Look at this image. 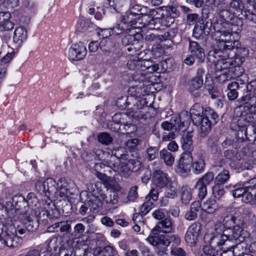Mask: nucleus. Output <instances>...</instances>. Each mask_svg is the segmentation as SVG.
<instances>
[{"label":"nucleus","mask_w":256,"mask_h":256,"mask_svg":"<svg viewBox=\"0 0 256 256\" xmlns=\"http://www.w3.org/2000/svg\"><path fill=\"white\" fill-rule=\"evenodd\" d=\"M110 160L108 162H106L108 164V166H106V164H105L102 162H98V163L96 164L94 166V170L96 171V172H104L106 171L105 169L108 168V167L112 168L110 166H109L108 163H109Z\"/></svg>","instance_id":"obj_58"},{"label":"nucleus","mask_w":256,"mask_h":256,"mask_svg":"<svg viewBox=\"0 0 256 256\" xmlns=\"http://www.w3.org/2000/svg\"><path fill=\"white\" fill-rule=\"evenodd\" d=\"M116 153L112 156L109 162V166L116 172L125 174L132 171L136 172L140 168V162L137 160L130 159L127 160L126 155H120L118 157Z\"/></svg>","instance_id":"obj_5"},{"label":"nucleus","mask_w":256,"mask_h":256,"mask_svg":"<svg viewBox=\"0 0 256 256\" xmlns=\"http://www.w3.org/2000/svg\"><path fill=\"white\" fill-rule=\"evenodd\" d=\"M56 182L52 178H48L44 181V186L46 188L45 194L46 195L48 194L49 195H54L56 188Z\"/></svg>","instance_id":"obj_39"},{"label":"nucleus","mask_w":256,"mask_h":256,"mask_svg":"<svg viewBox=\"0 0 256 256\" xmlns=\"http://www.w3.org/2000/svg\"><path fill=\"white\" fill-rule=\"evenodd\" d=\"M140 70H149L151 66L152 62L146 59L142 60L140 58Z\"/></svg>","instance_id":"obj_62"},{"label":"nucleus","mask_w":256,"mask_h":256,"mask_svg":"<svg viewBox=\"0 0 256 256\" xmlns=\"http://www.w3.org/2000/svg\"><path fill=\"white\" fill-rule=\"evenodd\" d=\"M58 223V231L61 232H68L71 228L68 221H62Z\"/></svg>","instance_id":"obj_55"},{"label":"nucleus","mask_w":256,"mask_h":256,"mask_svg":"<svg viewBox=\"0 0 256 256\" xmlns=\"http://www.w3.org/2000/svg\"><path fill=\"white\" fill-rule=\"evenodd\" d=\"M203 84V80L200 77H194L190 82L189 92L194 96H198L201 93V87Z\"/></svg>","instance_id":"obj_25"},{"label":"nucleus","mask_w":256,"mask_h":256,"mask_svg":"<svg viewBox=\"0 0 256 256\" xmlns=\"http://www.w3.org/2000/svg\"><path fill=\"white\" fill-rule=\"evenodd\" d=\"M128 91L132 94H133L137 98L139 99L141 98V96L148 94V91L147 90V88H146L143 84L136 86H131L130 88Z\"/></svg>","instance_id":"obj_33"},{"label":"nucleus","mask_w":256,"mask_h":256,"mask_svg":"<svg viewBox=\"0 0 256 256\" xmlns=\"http://www.w3.org/2000/svg\"><path fill=\"white\" fill-rule=\"evenodd\" d=\"M22 196H14L12 198H10L9 200L4 202V210L6 212H8L10 210H12L13 208H15L17 211V212L20 214V210H24L23 206H18L20 204V202H16V200H14V198L16 197Z\"/></svg>","instance_id":"obj_30"},{"label":"nucleus","mask_w":256,"mask_h":256,"mask_svg":"<svg viewBox=\"0 0 256 256\" xmlns=\"http://www.w3.org/2000/svg\"><path fill=\"white\" fill-rule=\"evenodd\" d=\"M189 50L192 54L200 61L204 60L205 54L204 49L196 42L190 41Z\"/></svg>","instance_id":"obj_26"},{"label":"nucleus","mask_w":256,"mask_h":256,"mask_svg":"<svg viewBox=\"0 0 256 256\" xmlns=\"http://www.w3.org/2000/svg\"><path fill=\"white\" fill-rule=\"evenodd\" d=\"M195 188L198 191L199 198L201 200L204 199L207 194L206 186L198 180L195 185Z\"/></svg>","instance_id":"obj_44"},{"label":"nucleus","mask_w":256,"mask_h":256,"mask_svg":"<svg viewBox=\"0 0 256 256\" xmlns=\"http://www.w3.org/2000/svg\"><path fill=\"white\" fill-rule=\"evenodd\" d=\"M224 231L228 236V240H230V243L244 242L248 236L247 232L243 230L242 227L239 226H235L232 228L226 229Z\"/></svg>","instance_id":"obj_11"},{"label":"nucleus","mask_w":256,"mask_h":256,"mask_svg":"<svg viewBox=\"0 0 256 256\" xmlns=\"http://www.w3.org/2000/svg\"><path fill=\"white\" fill-rule=\"evenodd\" d=\"M236 245L230 246V249L232 250L234 256H241L245 252H247L246 244L242 242H238Z\"/></svg>","instance_id":"obj_38"},{"label":"nucleus","mask_w":256,"mask_h":256,"mask_svg":"<svg viewBox=\"0 0 256 256\" xmlns=\"http://www.w3.org/2000/svg\"><path fill=\"white\" fill-rule=\"evenodd\" d=\"M228 6L225 2L220 4V9L217 22L214 24V28L216 36V40L220 38V36L223 34V32L226 34H230L232 36H234L232 32L226 30L230 26L228 22L233 20L235 16L239 15L236 12L231 9H228Z\"/></svg>","instance_id":"obj_3"},{"label":"nucleus","mask_w":256,"mask_h":256,"mask_svg":"<svg viewBox=\"0 0 256 256\" xmlns=\"http://www.w3.org/2000/svg\"><path fill=\"white\" fill-rule=\"evenodd\" d=\"M118 192L116 191H112L110 194L108 198L106 196L104 201H106L107 203L115 204L118 202Z\"/></svg>","instance_id":"obj_56"},{"label":"nucleus","mask_w":256,"mask_h":256,"mask_svg":"<svg viewBox=\"0 0 256 256\" xmlns=\"http://www.w3.org/2000/svg\"><path fill=\"white\" fill-rule=\"evenodd\" d=\"M214 178V174L210 172L206 173L202 177L200 178L198 180L207 186L213 181Z\"/></svg>","instance_id":"obj_52"},{"label":"nucleus","mask_w":256,"mask_h":256,"mask_svg":"<svg viewBox=\"0 0 256 256\" xmlns=\"http://www.w3.org/2000/svg\"><path fill=\"white\" fill-rule=\"evenodd\" d=\"M244 8L242 2L240 0H232L230 4L229 8L232 10L238 12H243Z\"/></svg>","instance_id":"obj_49"},{"label":"nucleus","mask_w":256,"mask_h":256,"mask_svg":"<svg viewBox=\"0 0 256 256\" xmlns=\"http://www.w3.org/2000/svg\"><path fill=\"white\" fill-rule=\"evenodd\" d=\"M137 190L138 188L136 186H134L130 188L128 196L124 200L125 202H134L138 198Z\"/></svg>","instance_id":"obj_51"},{"label":"nucleus","mask_w":256,"mask_h":256,"mask_svg":"<svg viewBox=\"0 0 256 256\" xmlns=\"http://www.w3.org/2000/svg\"><path fill=\"white\" fill-rule=\"evenodd\" d=\"M158 196V192L156 189L152 188L150 192L146 196V200L149 201L152 199L153 200H156Z\"/></svg>","instance_id":"obj_61"},{"label":"nucleus","mask_w":256,"mask_h":256,"mask_svg":"<svg viewBox=\"0 0 256 256\" xmlns=\"http://www.w3.org/2000/svg\"><path fill=\"white\" fill-rule=\"evenodd\" d=\"M140 58L138 56H130L126 66L128 69L132 70H140Z\"/></svg>","instance_id":"obj_41"},{"label":"nucleus","mask_w":256,"mask_h":256,"mask_svg":"<svg viewBox=\"0 0 256 256\" xmlns=\"http://www.w3.org/2000/svg\"><path fill=\"white\" fill-rule=\"evenodd\" d=\"M230 178V173L228 170H224L220 172L216 177L215 180L217 184H224Z\"/></svg>","instance_id":"obj_47"},{"label":"nucleus","mask_w":256,"mask_h":256,"mask_svg":"<svg viewBox=\"0 0 256 256\" xmlns=\"http://www.w3.org/2000/svg\"><path fill=\"white\" fill-rule=\"evenodd\" d=\"M188 124V122H186V125L184 122H182L179 116H175L171 118L170 122L168 121L162 122L161 124V126L164 130H170L172 128H174L176 130H184Z\"/></svg>","instance_id":"obj_16"},{"label":"nucleus","mask_w":256,"mask_h":256,"mask_svg":"<svg viewBox=\"0 0 256 256\" xmlns=\"http://www.w3.org/2000/svg\"><path fill=\"white\" fill-rule=\"evenodd\" d=\"M228 92L227 96L229 100H236L238 95V90L240 88L238 82H234L229 84L228 86Z\"/></svg>","instance_id":"obj_35"},{"label":"nucleus","mask_w":256,"mask_h":256,"mask_svg":"<svg viewBox=\"0 0 256 256\" xmlns=\"http://www.w3.org/2000/svg\"><path fill=\"white\" fill-rule=\"evenodd\" d=\"M190 115L193 123L198 124L204 116L202 108L200 104H194L190 110Z\"/></svg>","instance_id":"obj_31"},{"label":"nucleus","mask_w":256,"mask_h":256,"mask_svg":"<svg viewBox=\"0 0 256 256\" xmlns=\"http://www.w3.org/2000/svg\"><path fill=\"white\" fill-rule=\"evenodd\" d=\"M192 137V132L189 131L182 136L181 138L182 148L184 151L183 154H191L194 150Z\"/></svg>","instance_id":"obj_21"},{"label":"nucleus","mask_w":256,"mask_h":256,"mask_svg":"<svg viewBox=\"0 0 256 256\" xmlns=\"http://www.w3.org/2000/svg\"><path fill=\"white\" fill-rule=\"evenodd\" d=\"M87 54L86 46L82 42L72 44L68 52V58L71 61L83 60Z\"/></svg>","instance_id":"obj_10"},{"label":"nucleus","mask_w":256,"mask_h":256,"mask_svg":"<svg viewBox=\"0 0 256 256\" xmlns=\"http://www.w3.org/2000/svg\"><path fill=\"white\" fill-rule=\"evenodd\" d=\"M152 215L153 217L158 220H162L165 218V214L164 210L162 209H157L155 211H154Z\"/></svg>","instance_id":"obj_59"},{"label":"nucleus","mask_w":256,"mask_h":256,"mask_svg":"<svg viewBox=\"0 0 256 256\" xmlns=\"http://www.w3.org/2000/svg\"><path fill=\"white\" fill-rule=\"evenodd\" d=\"M252 100L256 101V94L252 88L250 87V85L248 86V91L246 94L241 98L242 102H246V104H248V102Z\"/></svg>","instance_id":"obj_46"},{"label":"nucleus","mask_w":256,"mask_h":256,"mask_svg":"<svg viewBox=\"0 0 256 256\" xmlns=\"http://www.w3.org/2000/svg\"><path fill=\"white\" fill-rule=\"evenodd\" d=\"M212 122L208 119V116H204L200 118L199 122L194 124L196 126H200V132L202 136H206L211 130Z\"/></svg>","instance_id":"obj_28"},{"label":"nucleus","mask_w":256,"mask_h":256,"mask_svg":"<svg viewBox=\"0 0 256 256\" xmlns=\"http://www.w3.org/2000/svg\"><path fill=\"white\" fill-rule=\"evenodd\" d=\"M238 42L230 34L223 32L216 40L214 50L210 52L208 58L222 69H227L230 66H238L244 61V58L236 54Z\"/></svg>","instance_id":"obj_1"},{"label":"nucleus","mask_w":256,"mask_h":256,"mask_svg":"<svg viewBox=\"0 0 256 256\" xmlns=\"http://www.w3.org/2000/svg\"><path fill=\"white\" fill-rule=\"evenodd\" d=\"M232 194L235 198L242 197V201L246 204L256 200V178L250 180L247 186L242 188L235 186Z\"/></svg>","instance_id":"obj_7"},{"label":"nucleus","mask_w":256,"mask_h":256,"mask_svg":"<svg viewBox=\"0 0 256 256\" xmlns=\"http://www.w3.org/2000/svg\"><path fill=\"white\" fill-rule=\"evenodd\" d=\"M123 44L126 46H130L127 48V50L129 52L134 50L136 51L140 46V44L138 40L135 39V37L132 34L126 35L122 40Z\"/></svg>","instance_id":"obj_27"},{"label":"nucleus","mask_w":256,"mask_h":256,"mask_svg":"<svg viewBox=\"0 0 256 256\" xmlns=\"http://www.w3.org/2000/svg\"><path fill=\"white\" fill-rule=\"evenodd\" d=\"M29 196L31 198L33 196L32 200L29 199L26 201L24 196H18L14 198V200H16L20 203L18 206H24V210H20L19 218L22 221L26 229L30 232H34L37 230L38 224L36 222H34L33 219L34 218V212L32 210H30L28 204L32 202H37L38 200L34 194H30Z\"/></svg>","instance_id":"obj_4"},{"label":"nucleus","mask_w":256,"mask_h":256,"mask_svg":"<svg viewBox=\"0 0 256 256\" xmlns=\"http://www.w3.org/2000/svg\"><path fill=\"white\" fill-rule=\"evenodd\" d=\"M91 24L88 20L80 19L76 24V30L78 32H84L90 28Z\"/></svg>","instance_id":"obj_43"},{"label":"nucleus","mask_w":256,"mask_h":256,"mask_svg":"<svg viewBox=\"0 0 256 256\" xmlns=\"http://www.w3.org/2000/svg\"><path fill=\"white\" fill-rule=\"evenodd\" d=\"M226 234H225L224 226L220 223H216L213 230L208 232L204 236V239L208 240L212 247L223 248L222 246H230V240H228Z\"/></svg>","instance_id":"obj_6"},{"label":"nucleus","mask_w":256,"mask_h":256,"mask_svg":"<svg viewBox=\"0 0 256 256\" xmlns=\"http://www.w3.org/2000/svg\"><path fill=\"white\" fill-rule=\"evenodd\" d=\"M128 28H130V31L132 28L134 29H142L148 28V30L159 29V24H162L166 27L170 26L174 22V18L172 17H164L160 20L154 18L150 15L137 14L132 12H128L124 15L122 19Z\"/></svg>","instance_id":"obj_2"},{"label":"nucleus","mask_w":256,"mask_h":256,"mask_svg":"<svg viewBox=\"0 0 256 256\" xmlns=\"http://www.w3.org/2000/svg\"><path fill=\"white\" fill-rule=\"evenodd\" d=\"M193 158L190 154H182L176 165V170L182 176H188L191 170Z\"/></svg>","instance_id":"obj_9"},{"label":"nucleus","mask_w":256,"mask_h":256,"mask_svg":"<svg viewBox=\"0 0 256 256\" xmlns=\"http://www.w3.org/2000/svg\"><path fill=\"white\" fill-rule=\"evenodd\" d=\"M98 141L103 144H109L112 140V137L107 132H102L98 136Z\"/></svg>","instance_id":"obj_48"},{"label":"nucleus","mask_w":256,"mask_h":256,"mask_svg":"<svg viewBox=\"0 0 256 256\" xmlns=\"http://www.w3.org/2000/svg\"><path fill=\"white\" fill-rule=\"evenodd\" d=\"M206 163L204 159L202 157H198L192 162V172L195 174H200L202 172L205 168Z\"/></svg>","instance_id":"obj_32"},{"label":"nucleus","mask_w":256,"mask_h":256,"mask_svg":"<svg viewBox=\"0 0 256 256\" xmlns=\"http://www.w3.org/2000/svg\"><path fill=\"white\" fill-rule=\"evenodd\" d=\"M212 190L213 196L217 199H220L225 193L224 186L217 183L213 186Z\"/></svg>","instance_id":"obj_45"},{"label":"nucleus","mask_w":256,"mask_h":256,"mask_svg":"<svg viewBox=\"0 0 256 256\" xmlns=\"http://www.w3.org/2000/svg\"><path fill=\"white\" fill-rule=\"evenodd\" d=\"M68 183L66 178H60L57 182V189L54 196L60 200H66L71 195V192L68 190Z\"/></svg>","instance_id":"obj_17"},{"label":"nucleus","mask_w":256,"mask_h":256,"mask_svg":"<svg viewBox=\"0 0 256 256\" xmlns=\"http://www.w3.org/2000/svg\"><path fill=\"white\" fill-rule=\"evenodd\" d=\"M148 159L150 160H154L158 156V150L156 147L150 148L147 150Z\"/></svg>","instance_id":"obj_57"},{"label":"nucleus","mask_w":256,"mask_h":256,"mask_svg":"<svg viewBox=\"0 0 256 256\" xmlns=\"http://www.w3.org/2000/svg\"><path fill=\"white\" fill-rule=\"evenodd\" d=\"M103 252L104 251L101 248H96L94 250L93 252H86L84 256H100Z\"/></svg>","instance_id":"obj_64"},{"label":"nucleus","mask_w":256,"mask_h":256,"mask_svg":"<svg viewBox=\"0 0 256 256\" xmlns=\"http://www.w3.org/2000/svg\"><path fill=\"white\" fill-rule=\"evenodd\" d=\"M199 26H202V29L205 35H208L210 32V28L212 26L210 22L206 21L205 23L200 22L198 24Z\"/></svg>","instance_id":"obj_60"},{"label":"nucleus","mask_w":256,"mask_h":256,"mask_svg":"<svg viewBox=\"0 0 256 256\" xmlns=\"http://www.w3.org/2000/svg\"><path fill=\"white\" fill-rule=\"evenodd\" d=\"M156 240H159L160 242L162 243L164 246H169L170 244H172V246H176L180 243V237L176 234L172 235H160L158 239L156 238Z\"/></svg>","instance_id":"obj_24"},{"label":"nucleus","mask_w":256,"mask_h":256,"mask_svg":"<svg viewBox=\"0 0 256 256\" xmlns=\"http://www.w3.org/2000/svg\"><path fill=\"white\" fill-rule=\"evenodd\" d=\"M128 0H107V4L110 10L119 12L128 4Z\"/></svg>","instance_id":"obj_29"},{"label":"nucleus","mask_w":256,"mask_h":256,"mask_svg":"<svg viewBox=\"0 0 256 256\" xmlns=\"http://www.w3.org/2000/svg\"><path fill=\"white\" fill-rule=\"evenodd\" d=\"M114 34H121L126 32L127 33L130 32V28H128L125 23L121 20L120 22L116 24V26L110 29Z\"/></svg>","instance_id":"obj_42"},{"label":"nucleus","mask_w":256,"mask_h":256,"mask_svg":"<svg viewBox=\"0 0 256 256\" xmlns=\"http://www.w3.org/2000/svg\"><path fill=\"white\" fill-rule=\"evenodd\" d=\"M153 203L151 202L148 201L143 204L140 208V214L142 215L146 214L152 208Z\"/></svg>","instance_id":"obj_53"},{"label":"nucleus","mask_w":256,"mask_h":256,"mask_svg":"<svg viewBox=\"0 0 256 256\" xmlns=\"http://www.w3.org/2000/svg\"><path fill=\"white\" fill-rule=\"evenodd\" d=\"M218 208V204L214 199L208 200L202 206V210L208 214L214 213Z\"/></svg>","instance_id":"obj_36"},{"label":"nucleus","mask_w":256,"mask_h":256,"mask_svg":"<svg viewBox=\"0 0 256 256\" xmlns=\"http://www.w3.org/2000/svg\"><path fill=\"white\" fill-rule=\"evenodd\" d=\"M160 156L166 166H172L173 164L174 158L171 152L166 150H162L160 152Z\"/></svg>","instance_id":"obj_40"},{"label":"nucleus","mask_w":256,"mask_h":256,"mask_svg":"<svg viewBox=\"0 0 256 256\" xmlns=\"http://www.w3.org/2000/svg\"><path fill=\"white\" fill-rule=\"evenodd\" d=\"M234 224L236 225V223L232 214H228L224 216L223 224H222L224 226V228H226V229L230 228Z\"/></svg>","instance_id":"obj_50"},{"label":"nucleus","mask_w":256,"mask_h":256,"mask_svg":"<svg viewBox=\"0 0 256 256\" xmlns=\"http://www.w3.org/2000/svg\"><path fill=\"white\" fill-rule=\"evenodd\" d=\"M6 223L9 226L8 230H6L4 235H0V248H4L6 246L13 248L16 246V242H14L16 238V230L11 218L8 219Z\"/></svg>","instance_id":"obj_8"},{"label":"nucleus","mask_w":256,"mask_h":256,"mask_svg":"<svg viewBox=\"0 0 256 256\" xmlns=\"http://www.w3.org/2000/svg\"><path fill=\"white\" fill-rule=\"evenodd\" d=\"M250 210L244 208L242 210H238L236 211L233 214V216L236 223V226L242 227L245 222L246 217L248 215H252Z\"/></svg>","instance_id":"obj_22"},{"label":"nucleus","mask_w":256,"mask_h":256,"mask_svg":"<svg viewBox=\"0 0 256 256\" xmlns=\"http://www.w3.org/2000/svg\"><path fill=\"white\" fill-rule=\"evenodd\" d=\"M106 198V194L100 190L94 191V198L89 200L88 203L90 210L93 212H98L102 208V200Z\"/></svg>","instance_id":"obj_14"},{"label":"nucleus","mask_w":256,"mask_h":256,"mask_svg":"<svg viewBox=\"0 0 256 256\" xmlns=\"http://www.w3.org/2000/svg\"><path fill=\"white\" fill-rule=\"evenodd\" d=\"M28 32L22 26L16 28L12 37L13 42L17 46H20L27 38Z\"/></svg>","instance_id":"obj_20"},{"label":"nucleus","mask_w":256,"mask_h":256,"mask_svg":"<svg viewBox=\"0 0 256 256\" xmlns=\"http://www.w3.org/2000/svg\"><path fill=\"white\" fill-rule=\"evenodd\" d=\"M52 206L53 208L51 207L50 210L46 209V206H45L38 215V219L44 222L46 221L48 218L50 219L57 218L58 216V210L53 204H52Z\"/></svg>","instance_id":"obj_23"},{"label":"nucleus","mask_w":256,"mask_h":256,"mask_svg":"<svg viewBox=\"0 0 256 256\" xmlns=\"http://www.w3.org/2000/svg\"><path fill=\"white\" fill-rule=\"evenodd\" d=\"M178 186L177 182L170 181L166 189V196L168 198H174L178 195Z\"/></svg>","instance_id":"obj_34"},{"label":"nucleus","mask_w":256,"mask_h":256,"mask_svg":"<svg viewBox=\"0 0 256 256\" xmlns=\"http://www.w3.org/2000/svg\"><path fill=\"white\" fill-rule=\"evenodd\" d=\"M242 14L244 16L245 18L250 22L256 23V14H252L250 12L243 11L242 12Z\"/></svg>","instance_id":"obj_63"},{"label":"nucleus","mask_w":256,"mask_h":256,"mask_svg":"<svg viewBox=\"0 0 256 256\" xmlns=\"http://www.w3.org/2000/svg\"><path fill=\"white\" fill-rule=\"evenodd\" d=\"M180 200L184 204H188L191 200L192 192L191 188L188 186H182L180 190Z\"/></svg>","instance_id":"obj_37"},{"label":"nucleus","mask_w":256,"mask_h":256,"mask_svg":"<svg viewBox=\"0 0 256 256\" xmlns=\"http://www.w3.org/2000/svg\"><path fill=\"white\" fill-rule=\"evenodd\" d=\"M154 184L158 188H164L169 182L168 174L161 170H156L153 173Z\"/></svg>","instance_id":"obj_19"},{"label":"nucleus","mask_w":256,"mask_h":256,"mask_svg":"<svg viewBox=\"0 0 256 256\" xmlns=\"http://www.w3.org/2000/svg\"><path fill=\"white\" fill-rule=\"evenodd\" d=\"M201 230V224L199 222H194L188 228L185 234L186 242L191 246L194 244L198 240Z\"/></svg>","instance_id":"obj_13"},{"label":"nucleus","mask_w":256,"mask_h":256,"mask_svg":"<svg viewBox=\"0 0 256 256\" xmlns=\"http://www.w3.org/2000/svg\"><path fill=\"white\" fill-rule=\"evenodd\" d=\"M160 238V236H151L150 235L146 240L148 242L149 244L154 247V250L158 256H168V246H164L162 243L160 242L159 240H156V238Z\"/></svg>","instance_id":"obj_18"},{"label":"nucleus","mask_w":256,"mask_h":256,"mask_svg":"<svg viewBox=\"0 0 256 256\" xmlns=\"http://www.w3.org/2000/svg\"><path fill=\"white\" fill-rule=\"evenodd\" d=\"M170 254L174 256H186V252L181 248L171 246Z\"/></svg>","instance_id":"obj_54"},{"label":"nucleus","mask_w":256,"mask_h":256,"mask_svg":"<svg viewBox=\"0 0 256 256\" xmlns=\"http://www.w3.org/2000/svg\"><path fill=\"white\" fill-rule=\"evenodd\" d=\"M256 114V106L247 104L244 106V110L238 120V124L240 126H246L254 120Z\"/></svg>","instance_id":"obj_12"},{"label":"nucleus","mask_w":256,"mask_h":256,"mask_svg":"<svg viewBox=\"0 0 256 256\" xmlns=\"http://www.w3.org/2000/svg\"><path fill=\"white\" fill-rule=\"evenodd\" d=\"M174 222L172 218L168 216L166 218L160 221L156 226L152 230V232L154 234H158L159 233H169L173 229Z\"/></svg>","instance_id":"obj_15"}]
</instances>
